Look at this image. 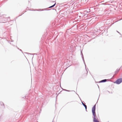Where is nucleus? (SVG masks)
Masks as SVG:
<instances>
[{
    "instance_id": "obj_1",
    "label": "nucleus",
    "mask_w": 122,
    "mask_h": 122,
    "mask_svg": "<svg viewBox=\"0 0 122 122\" xmlns=\"http://www.w3.org/2000/svg\"><path fill=\"white\" fill-rule=\"evenodd\" d=\"M96 108V105H95L93 106L92 109V114L93 116V119L94 121V122H99L98 120H97L96 118V114L95 111Z\"/></svg>"
},
{
    "instance_id": "obj_2",
    "label": "nucleus",
    "mask_w": 122,
    "mask_h": 122,
    "mask_svg": "<svg viewBox=\"0 0 122 122\" xmlns=\"http://www.w3.org/2000/svg\"><path fill=\"white\" fill-rule=\"evenodd\" d=\"M83 11L84 13L86 14L87 13L90 12V9H89V8L85 9Z\"/></svg>"
},
{
    "instance_id": "obj_3",
    "label": "nucleus",
    "mask_w": 122,
    "mask_h": 122,
    "mask_svg": "<svg viewBox=\"0 0 122 122\" xmlns=\"http://www.w3.org/2000/svg\"><path fill=\"white\" fill-rule=\"evenodd\" d=\"M122 82V78H120L117 80L115 83L117 84H120Z\"/></svg>"
},
{
    "instance_id": "obj_4",
    "label": "nucleus",
    "mask_w": 122,
    "mask_h": 122,
    "mask_svg": "<svg viewBox=\"0 0 122 122\" xmlns=\"http://www.w3.org/2000/svg\"><path fill=\"white\" fill-rule=\"evenodd\" d=\"M81 56H82V60H83V62L84 63V64L85 65V67L86 66V64H85V61H84V57H83V55L82 53L81 52Z\"/></svg>"
},
{
    "instance_id": "obj_5",
    "label": "nucleus",
    "mask_w": 122,
    "mask_h": 122,
    "mask_svg": "<svg viewBox=\"0 0 122 122\" xmlns=\"http://www.w3.org/2000/svg\"><path fill=\"white\" fill-rule=\"evenodd\" d=\"M82 103V105H83V106L85 107V108L86 109H86H87V106H86L85 104V103H84L83 102H81Z\"/></svg>"
},
{
    "instance_id": "obj_6",
    "label": "nucleus",
    "mask_w": 122,
    "mask_h": 122,
    "mask_svg": "<svg viewBox=\"0 0 122 122\" xmlns=\"http://www.w3.org/2000/svg\"><path fill=\"white\" fill-rule=\"evenodd\" d=\"M107 81V80L106 79H104L103 80H102L101 81H100L99 82L101 83V82H106Z\"/></svg>"
},
{
    "instance_id": "obj_7",
    "label": "nucleus",
    "mask_w": 122,
    "mask_h": 122,
    "mask_svg": "<svg viewBox=\"0 0 122 122\" xmlns=\"http://www.w3.org/2000/svg\"><path fill=\"white\" fill-rule=\"evenodd\" d=\"M56 5V3L55 2V3L53 5L49 7V8H52V7H54V6H55V5Z\"/></svg>"
},
{
    "instance_id": "obj_8",
    "label": "nucleus",
    "mask_w": 122,
    "mask_h": 122,
    "mask_svg": "<svg viewBox=\"0 0 122 122\" xmlns=\"http://www.w3.org/2000/svg\"><path fill=\"white\" fill-rule=\"evenodd\" d=\"M0 104L1 105H2V104H3L4 105V104H3V103L2 102H0Z\"/></svg>"
},
{
    "instance_id": "obj_9",
    "label": "nucleus",
    "mask_w": 122,
    "mask_h": 122,
    "mask_svg": "<svg viewBox=\"0 0 122 122\" xmlns=\"http://www.w3.org/2000/svg\"><path fill=\"white\" fill-rule=\"evenodd\" d=\"M65 91H68V92H69L70 91H69V90H66V89H64V90Z\"/></svg>"
},
{
    "instance_id": "obj_10",
    "label": "nucleus",
    "mask_w": 122,
    "mask_h": 122,
    "mask_svg": "<svg viewBox=\"0 0 122 122\" xmlns=\"http://www.w3.org/2000/svg\"><path fill=\"white\" fill-rule=\"evenodd\" d=\"M117 32L119 34H120V33L119 32H118V31H117Z\"/></svg>"
},
{
    "instance_id": "obj_11",
    "label": "nucleus",
    "mask_w": 122,
    "mask_h": 122,
    "mask_svg": "<svg viewBox=\"0 0 122 122\" xmlns=\"http://www.w3.org/2000/svg\"><path fill=\"white\" fill-rule=\"evenodd\" d=\"M20 51H22V50H21V49H20Z\"/></svg>"
},
{
    "instance_id": "obj_12",
    "label": "nucleus",
    "mask_w": 122,
    "mask_h": 122,
    "mask_svg": "<svg viewBox=\"0 0 122 122\" xmlns=\"http://www.w3.org/2000/svg\"><path fill=\"white\" fill-rule=\"evenodd\" d=\"M53 120L52 122H53Z\"/></svg>"
},
{
    "instance_id": "obj_13",
    "label": "nucleus",
    "mask_w": 122,
    "mask_h": 122,
    "mask_svg": "<svg viewBox=\"0 0 122 122\" xmlns=\"http://www.w3.org/2000/svg\"><path fill=\"white\" fill-rule=\"evenodd\" d=\"M5 22H3V23H5Z\"/></svg>"
},
{
    "instance_id": "obj_14",
    "label": "nucleus",
    "mask_w": 122,
    "mask_h": 122,
    "mask_svg": "<svg viewBox=\"0 0 122 122\" xmlns=\"http://www.w3.org/2000/svg\"><path fill=\"white\" fill-rule=\"evenodd\" d=\"M122 67V66H121V68Z\"/></svg>"
},
{
    "instance_id": "obj_15",
    "label": "nucleus",
    "mask_w": 122,
    "mask_h": 122,
    "mask_svg": "<svg viewBox=\"0 0 122 122\" xmlns=\"http://www.w3.org/2000/svg\"><path fill=\"white\" fill-rule=\"evenodd\" d=\"M117 71H118V70H117Z\"/></svg>"
},
{
    "instance_id": "obj_16",
    "label": "nucleus",
    "mask_w": 122,
    "mask_h": 122,
    "mask_svg": "<svg viewBox=\"0 0 122 122\" xmlns=\"http://www.w3.org/2000/svg\"><path fill=\"white\" fill-rule=\"evenodd\" d=\"M117 71H118V70H117Z\"/></svg>"
}]
</instances>
